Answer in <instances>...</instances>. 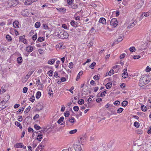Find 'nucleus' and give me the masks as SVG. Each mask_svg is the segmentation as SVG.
<instances>
[{
  "label": "nucleus",
  "mask_w": 151,
  "mask_h": 151,
  "mask_svg": "<svg viewBox=\"0 0 151 151\" xmlns=\"http://www.w3.org/2000/svg\"><path fill=\"white\" fill-rule=\"evenodd\" d=\"M132 22L127 27V28L130 29L133 27L135 25V24L137 23V22L136 19L132 20Z\"/></svg>",
  "instance_id": "8"
},
{
  "label": "nucleus",
  "mask_w": 151,
  "mask_h": 151,
  "mask_svg": "<svg viewBox=\"0 0 151 151\" xmlns=\"http://www.w3.org/2000/svg\"><path fill=\"white\" fill-rule=\"evenodd\" d=\"M42 134H40L39 133L36 139L40 141L41 140V139H42Z\"/></svg>",
  "instance_id": "16"
},
{
  "label": "nucleus",
  "mask_w": 151,
  "mask_h": 151,
  "mask_svg": "<svg viewBox=\"0 0 151 151\" xmlns=\"http://www.w3.org/2000/svg\"><path fill=\"white\" fill-rule=\"evenodd\" d=\"M28 131L29 132H33V129L31 127H29L28 128Z\"/></svg>",
  "instance_id": "53"
},
{
  "label": "nucleus",
  "mask_w": 151,
  "mask_h": 151,
  "mask_svg": "<svg viewBox=\"0 0 151 151\" xmlns=\"http://www.w3.org/2000/svg\"><path fill=\"white\" fill-rule=\"evenodd\" d=\"M44 147V146L42 144H40L39 145V146H38V148H37V149L38 150V149H42V148H43Z\"/></svg>",
  "instance_id": "52"
},
{
  "label": "nucleus",
  "mask_w": 151,
  "mask_h": 151,
  "mask_svg": "<svg viewBox=\"0 0 151 151\" xmlns=\"http://www.w3.org/2000/svg\"><path fill=\"white\" fill-rule=\"evenodd\" d=\"M6 101H2L0 102V111L4 109L6 107Z\"/></svg>",
  "instance_id": "5"
},
{
  "label": "nucleus",
  "mask_w": 151,
  "mask_h": 151,
  "mask_svg": "<svg viewBox=\"0 0 151 151\" xmlns=\"http://www.w3.org/2000/svg\"><path fill=\"white\" fill-rule=\"evenodd\" d=\"M37 38V34L36 33L32 37V39L33 40H36Z\"/></svg>",
  "instance_id": "46"
},
{
  "label": "nucleus",
  "mask_w": 151,
  "mask_h": 151,
  "mask_svg": "<svg viewBox=\"0 0 151 151\" xmlns=\"http://www.w3.org/2000/svg\"><path fill=\"white\" fill-rule=\"evenodd\" d=\"M75 21L74 20H72L70 22V24L71 25L75 27H77V25Z\"/></svg>",
  "instance_id": "18"
},
{
  "label": "nucleus",
  "mask_w": 151,
  "mask_h": 151,
  "mask_svg": "<svg viewBox=\"0 0 151 151\" xmlns=\"http://www.w3.org/2000/svg\"><path fill=\"white\" fill-rule=\"evenodd\" d=\"M17 62L18 63H21L22 62V57H19L17 59Z\"/></svg>",
  "instance_id": "20"
},
{
  "label": "nucleus",
  "mask_w": 151,
  "mask_h": 151,
  "mask_svg": "<svg viewBox=\"0 0 151 151\" xmlns=\"http://www.w3.org/2000/svg\"><path fill=\"white\" fill-rule=\"evenodd\" d=\"M73 1L74 0H67V3L69 5H70L73 4L72 3L73 2Z\"/></svg>",
  "instance_id": "48"
},
{
  "label": "nucleus",
  "mask_w": 151,
  "mask_h": 151,
  "mask_svg": "<svg viewBox=\"0 0 151 151\" xmlns=\"http://www.w3.org/2000/svg\"><path fill=\"white\" fill-rule=\"evenodd\" d=\"M114 70H111L109 71V72L108 73V75H109V76H111V75L114 74Z\"/></svg>",
  "instance_id": "51"
},
{
  "label": "nucleus",
  "mask_w": 151,
  "mask_h": 151,
  "mask_svg": "<svg viewBox=\"0 0 151 151\" xmlns=\"http://www.w3.org/2000/svg\"><path fill=\"white\" fill-rule=\"evenodd\" d=\"M96 63L95 62H93L89 66V68L91 69H93L94 66L96 65Z\"/></svg>",
  "instance_id": "30"
},
{
  "label": "nucleus",
  "mask_w": 151,
  "mask_h": 151,
  "mask_svg": "<svg viewBox=\"0 0 151 151\" xmlns=\"http://www.w3.org/2000/svg\"><path fill=\"white\" fill-rule=\"evenodd\" d=\"M36 84L37 86H39L40 85V81L39 80H38L36 81Z\"/></svg>",
  "instance_id": "62"
},
{
  "label": "nucleus",
  "mask_w": 151,
  "mask_h": 151,
  "mask_svg": "<svg viewBox=\"0 0 151 151\" xmlns=\"http://www.w3.org/2000/svg\"><path fill=\"white\" fill-rule=\"evenodd\" d=\"M123 36H120L119 37V38L116 40H115V42H121L123 39Z\"/></svg>",
  "instance_id": "17"
},
{
  "label": "nucleus",
  "mask_w": 151,
  "mask_h": 151,
  "mask_svg": "<svg viewBox=\"0 0 151 151\" xmlns=\"http://www.w3.org/2000/svg\"><path fill=\"white\" fill-rule=\"evenodd\" d=\"M140 55H135L133 57V58L134 59H138L140 58Z\"/></svg>",
  "instance_id": "54"
},
{
  "label": "nucleus",
  "mask_w": 151,
  "mask_h": 151,
  "mask_svg": "<svg viewBox=\"0 0 151 151\" xmlns=\"http://www.w3.org/2000/svg\"><path fill=\"white\" fill-rule=\"evenodd\" d=\"M78 102L79 104L80 105H82L84 103V101L83 100L81 99L78 101Z\"/></svg>",
  "instance_id": "36"
},
{
  "label": "nucleus",
  "mask_w": 151,
  "mask_h": 151,
  "mask_svg": "<svg viewBox=\"0 0 151 151\" xmlns=\"http://www.w3.org/2000/svg\"><path fill=\"white\" fill-rule=\"evenodd\" d=\"M4 87H2L0 90V94H2L6 91L5 89L4 88Z\"/></svg>",
  "instance_id": "26"
},
{
  "label": "nucleus",
  "mask_w": 151,
  "mask_h": 151,
  "mask_svg": "<svg viewBox=\"0 0 151 151\" xmlns=\"http://www.w3.org/2000/svg\"><path fill=\"white\" fill-rule=\"evenodd\" d=\"M69 121L71 123L76 122L75 120L73 117H71L69 119Z\"/></svg>",
  "instance_id": "33"
},
{
  "label": "nucleus",
  "mask_w": 151,
  "mask_h": 151,
  "mask_svg": "<svg viewBox=\"0 0 151 151\" xmlns=\"http://www.w3.org/2000/svg\"><path fill=\"white\" fill-rule=\"evenodd\" d=\"M28 90V88L27 87H24L23 90V92L24 93H27Z\"/></svg>",
  "instance_id": "49"
},
{
  "label": "nucleus",
  "mask_w": 151,
  "mask_h": 151,
  "mask_svg": "<svg viewBox=\"0 0 151 151\" xmlns=\"http://www.w3.org/2000/svg\"><path fill=\"white\" fill-rule=\"evenodd\" d=\"M41 96V93L40 91L37 92L36 95V98L37 99H39Z\"/></svg>",
  "instance_id": "28"
},
{
  "label": "nucleus",
  "mask_w": 151,
  "mask_h": 151,
  "mask_svg": "<svg viewBox=\"0 0 151 151\" xmlns=\"http://www.w3.org/2000/svg\"><path fill=\"white\" fill-rule=\"evenodd\" d=\"M6 38L9 42L11 41L12 40V38L11 36L9 35H6Z\"/></svg>",
  "instance_id": "29"
},
{
  "label": "nucleus",
  "mask_w": 151,
  "mask_h": 151,
  "mask_svg": "<svg viewBox=\"0 0 151 151\" xmlns=\"http://www.w3.org/2000/svg\"><path fill=\"white\" fill-rule=\"evenodd\" d=\"M31 74V73H28L26 76L22 79V82L23 83H25L27 82L30 77Z\"/></svg>",
  "instance_id": "7"
},
{
  "label": "nucleus",
  "mask_w": 151,
  "mask_h": 151,
  "mask_svg": "<svg viewBox=\"0 0 151 151\" xmlns=\"http://www.w3.org/2000/svg\"><path fill=\"white\" fill-rule=\"evenodd\" d=\"M73 109L75 111H78L79 110V107L77 106H75L73 107Z\"/></svg>",
  "instance_id": "50"
},
{
  "label": "nucleus",
  "mask_w": 151,
  "mask_h": 151,
  "mask_svg": "<svg viewBox=\"0 0 151 151\" xmlns=\"http://www.w3.org/2000/svg\"><path fill=\"white\" fill-rule=\"evenodd\" d=\"M99 22L100 23H101L103 24H106V20L104 18H100Z\"/></svg>",
  "instance_id": "12"
},
{
  "label": "nucleus",
  "mask_w": 151,
  "mask_h": 151,
  "mask_svg": "<svg viewBox=\"0 0 151 151\" xmlns=\"http://www.w3.org/2000/svg\"><path fill=\"white\" fill-rule=\"evenodd\" d=\"M19 22L17 21H16L13 22V25L14 27L15 28H19Z\"/></svg>",
  "instance_id": "13"
},
{
  "label": "nucleus",
  "mask_w": 151,
  "mask_h": 151,
  "mask_svg": "<svg viewBox=\"0 0 151 151\" xmlns=\"http://www.w3.org/2000/svg\"><path fill=\"white\" fill-rule=\"evenodd\" d=\"M118 24V22L117 20V19L115 18L112 19L110 23V25L114 27H116L117 25Z\"/></svg>",
  "instance_id": "4"
},
{
  "label": "nucleus",
  "mask_w": 151,
  "mask_h": 151,
  "mask_svg": "<svg viewBox=\"0 0 151 151\" xmlns=\"http://www.w3.org/2000/svg\"><path fill=\"white\" fill-rule=\"evenodd\" d=\"M77 132V130L76 129H75L73 130L70 131L69 132V133L70 134H73L76 133Z\"/></svg>",
  "instance_id": "38"
},
{
  "label": "nucleus",
  "mask_w": 151,
  "mask_h": 151,
  "mask_svg": "<svg viewBox=\"0 0 151 151\" xmlns=\"http://www.w3.org/2000/svg\"><path fill=\"white\" fill-rule=\"evenodd\" d=\"M14 147L17 148L20 147L24 149H25L26 147L23 145L22 143H16L14 146Z\"/></svg>",
  "instance_id": "6"
},
{
  "label": "nucleus",
  "mask_w": 151,
  "mask_h": 151,
  "mask_svg": "<svg viewBox=\"0 0 151 151\" xmlns=\"http://www.w3.org/2000/svg\"><path fill=\"white\" fill-rule=\"evenodd\" d=\"M123 73L122 74V77L124 78L127 77L128 76L127 69H125L123 70Z\"/></svg>",
  "instance_id": "9"
},
{
  "label": "nucleus",
  "mask_w": 151,
  "mask_h": 151,
  "mask_svg": "<svg viewBox=\"0 0 151 151\" xmlns=\"http://www.w3.org/2000/svg\"><path fill=\"white\" fill-rule=\"evenodd\" d=\"M151 70V67L150 68L149 66H147L145 69V71L147 72H149Z\"/></svg>",
  "instance_id": "44"
},
{
  "label": "nucleus",
  "mask_w": 151,
  "mask_h": 151,
  "mask_svg": "<svg viewBox=\"0 0 151 151\" xmlns=\"http://www.w3.org/2000/svg\"><path fill=\"white\" fill-rule=\"evenodd\" d=\"M34 128L35 129L38 130L40 129L41 128L37 124H35L34 125Z\"/></svg>",
  "instance_id": "42"
},
{
  "label": "nucleus",
  "mask_w": 151,
  "mask_h": 151,
  "mask_svg": "<svg viewBox=\"0 0 151 151\" xmlns=\"http://www.w3.org/2000/svg\"><path fill=\"white\" fill-rule=\"evenodd\" d=\"M144 16L145 17H148L149 15V13L147 12L146 13L144 12L143 13Z\"/></svg>",
  "instance_id": "63"
},
{
  "label": "nucleus",
  "mask_w": 151,
  "mask_h": 151,
  "mask_svg": "<svg viewBox=\"0 0 151 151\" xmlns=\"http://www.w3.org/2000/svg\"><path fill=\"white\" fill-rule=\"evenodd\" d=\"M53 71L52 70H50L48 73L47 74L49 76H51L53 74Z\"/></svg>",
  "instance_id": "45"
},
{
  "label": "nucleus",
  "mask_w": 151,
  "mask_h": 151,
  "mask_svg": "<svg viewBox=\"0 0 151 151\" xmlns=\"http://www.w3.org/2000/svg\"><path fill=\"white\" fill-rule=\"evenodd\" d=\"M93 78L95 80H99V77L97 75H95L93 77Z\"/></svg>",
  "instance_id": "55"
},
{
  "label": "nucleus",
  "mask_w": 151,
  "mask_h": 151,
  "mask_svg": "<svg viewBox=\"0 0 151 151\" xmlns=\"http://www.w3.org/2000/svg\"><path fill=\"white\" fill-rule=\"evenodd\" d=\"M44 38L42 37H39L38 38V39L37 40V41H39V42H42L44 40Z\"/></svg>",
  "instance_id": "40"
},
{
  "label": "nucleus",
  "mask_w": 151,
  "mask_h": 151,
  "mask_svg": "<svg viewBox=\"0 0 151 151\" xmlns=\"http://www.w3.org/2000/svg\"><path fill=\"white\" fill-rule=\"evenodd\" d=\"M83 71L81 70L80 71L79 73L78 74L77 76L76 80L77 81L78 79L80 78L81 76L83 74Z\"/></svg>",
  "instance_id": "24"
},
{
  "label": "nucleus",
  "mask_w": 151,
  "mask_h": 151,
  "mask_svg": "<svg viewBox=\"0 0 151 151\" xmlns=\"http://www.w3.org/2000/svg\"><path fill=\"white\" fill-rule=\"evenodd\" d=\"M40 26V23L39 22H37L35 24V27L37 28H39Z\"/></svg>",
  "instance_id": "27"
},
{
  "label": "nucleus",
  "mask_w": 151,
  "mask_h": 151,
  "mask_svg": "<svg viewBox=\"0 0 151 151\" xmlns=\"http://www.w3.org/2000/svg\"><path fill=\"white\" fill-rule=\"evenodd\" d=\"M15 124L16 125L19 127L20 129L22 128V126L21 125V124L20 122H15Z\"/></svg>",
  "instance_id": "23"
},
{
  "label": "nucleus",
  "mask_w": 151,
  "mask_h": 151,
  "mask_svg": "<svg viewBox=\"0 0 151 151\" xmlns=\"http://www.w3.org/2000/svg\"><path fill=\"white\" fill-rule=\"evenodd\" d=\"M35 96H32L30 98V101L32 102H33L35 100Z\"/></svg>",
  "instance_id": "57"
},
{
  "label": "nucleus",
  "mask_w": 151,
  "mask_h": 151,
  "mask_svg": "<svg viewBox=\"0 0 151 151\" xmlns=\"http://www.w3.org/2000/svg\"><path fill=\"white\" fill-rule=\"evenodd\" d=\"M111 112L112 114H114V115L116 114V111L114 110H111Z\"/></svg>",
  "instance_id": "61"
},
{
  "label": "nucleus",
  "mask_w": 151,
  "mask_h": 151,
  "mask_svg": "<svg viewBox=\"0 0 151 151\" xmlns=\"http://www.w3.org/2000/svg\"><path fill=\"white\" fill-rule=\"evenodd\" d=\"M70 7H71L73 9H76L78 8V6L76 4L74 3H73L71 5H70Z\"/></svg>",
  "instance_id": "22"
},
{
  "label": "nucleus",
  "mask_w": 151,
  "mask_h": 151,
  "mask_svg": "<svg viewBox=\"0 0 151 151\" xmlns=\"http://www.w3.org/2000/svg\"><path fill=\"white\" fill-rule=\"evenodd\" d=\"M124 109L122 108H119L117 110V112L120 114L121 113L123 110Z\"/></svg>",
  "instance_id": "41"
},
{
  "label": "nucleus",
  "mask_w": 151,
  "mask_h": 151,
  "mask_svg": "<svg viewBox=\"0 0 151 151\" xmlns=\"http://www.w3.org/2000/svg\"><path fill=\"white\" fill-rule=\"evenodd\" d=\"M56 9L60 12H64L66 11V9L64 8H57Z\"/></svg>",
  "instance_id": "15"
},
{
  "label": "nucleus",
  "mask_w": 151,
  "mask_h": 151,
  "mask_svg": "<svg viewBox=\"0 0 151 151\" xmlns=\"http://www.w3.org/2000/svg\"><path fill=\"white\" fill-rule=\"evenodd\" d=\"M143 4V3L142 2L141 3V4H140V3L138 4L136 6V8L138 9L140 8L142 6Z\"/></svg>",
  "instance_id": "35"
},
{
  "label": "nucleus",
  "mask_w": 151,
  "mask_h": 151,
  "mask_svg": "<svg viewBox=\"0 0 151 151\" xmlns=\"http://www.w3.org/2000/svg\"><path fill=\"white\" fill-rule=\"evenodd\" d=\"M128 104V102L127 101H124L122 103V106H125Z\"/></svg>",
  "instance_id": "39"
},
{
  "label": "nucleus",
  "mask_w": 151,
  "mask_h": 151,
  "mask_svg": "<svg viewBox=\"0 0 151 151\" xmlns=\"http://www.w3.org/2000/svg\"><path fill=\"white\" fill-rule=\"evenodd\" d=\"M64 119V117L63 116L61 117L58 120L57 122L58 124L60 123L63 122Z\"/></svg>",
  "instance_id": "37"
},
{
  "label": "nucleus",
  "mask_w": 151,
  "mask_h": 151,
  "mask_svg": "<svg viewBox=\"0 0 151 151\" xmlns=\"http://www.w3.org/2000/svg\"><path fill=\"white\" fill-rule=\"evenodd\" d=\"M32 3V0H26L24 2L25 5H29Z\"/></svg>",
  "instance_id": "19"
},
{
  "label": "nucleus",
  "mask_w": 151,
  "mask_h": 151,
  "mask_svg": "<svg viewBox=\"0 0 151 151\" xmlns=\"http://www.w3.org/2000/svg\"><path fill=\"white\" fill-rule=\"evenodd\" d=\"M74 87L73 86H72L71 87V88L69 89H67V90L69 91L70 92H71L72 94L73 93V90L74 89Z\"/></svg>",
  "instance_id": "47"
},
{
  "label": "nucleus",
  "mask_w": 151,
  "mask_h": 151,
  "mask_svg": "<svg viewBox=\"0 0 151 151\" xmlns=\"http://www.w3.org/2000/svg\"><path fill=\"white\" fill-rule=\"evenodd\" d=\"M18 3V0H15V1H11L9 3H10V5L12 6H16Z\"/></svg>",
  "instance_id": "10"
},
{
  "label": "nucleus",
  "mask_w": 151,
  "mask_h": 151,
  "mask_svg": "<svg viewBox=\"0 0 151 151\" xmlns=\"http://www.w3.org/2000/svg\"><path fill=\"white\" fill-rule=\"evenodd\" d=\"M111 86L112 84L110 83H108L106 85V88L107 89H109L111 88Z\"/></svg>",
  "instance_id": "21"
},
{
  "label": "nucleus",
  "mask_w": 151,
  "mask_h": 151,
  "mask_svg": "<svg viewBox=\"0 0 151 151\" xmlns=\"http://www.w3.org/2000/svg\"><path fill=\"white\" fill-rule=\"evenodd\" d=\"M48 93L50 96H51L53 94V92L52 90L49 89V90Z\"/></svg>",
  "instance_id": "59"
},
{
  "label": "nucleus",
  "mask_w": 151,
  "mask_h": 151,
  "mask_svg": "<svg viewBox=\"0 0 151 151\" xmlns=\"http://www.w3.org/2000/svg\"><path fill=\"white\" fill-rule=\"evenodd\" d=\"M141 109L143 111H147L146 107L144 105H142L141 106Z\"/></svg>",
  "instance_id": "31"
},
{
  "label": "nucleus",
  "mask_w": 151,
  "mask_h": 151,
  "mask_svg": "<svg viewBox=\"0 0 151 151\" xmlns=\"http://www.w3.org/2000/svg\"><path fill=\"white\" fill-rule=\"evenodd\" d=\"M37 109L39 111L43 109V106L40 104H39L37 106Z\"/></svg>",
  "instance_id": "32"
},
{
  "label": "nucleus",
  "mask_w": 151,
  "mask_h": 151,
  "mask_svg": "<svg viewBox=\"0 0 151 151\" xmlns=\"http://www.w3.org/2000/svg\"><path fill=\"white\" fill-rule=\"evenodd\" d=\"M135 50V48L134 47H132L129 48V50L130 52H133Z\"/></svg>",
  "instance_id": "43"
},
{
  "label": "nucleus",
  "mask_w": 151,
  "mask_h": 151,
  "mask_svg": "<svg viewBox=\"0 0 151 151\" xmlns=\"http://www.w3.org/2000/svg\"><path fill=\"white\" fill-rule=\"evenodd\" d=\"M149 82V81L147 79V76L143 75L140 79L139 84L140 86H142L147 84Z\"/></svg>",
  "instance_id": "1"
},
{
  "label": "nucleus",
  "mask_w": 151,
  "mask_h": 151,
  "mask_svg": "<svg viewBox=\"0 0 151 151\" xmlns=\"http://www.w3.org/2000/svg\"><path fill=\"white\" fill-rule=\"evenodd\" d=\"M26 50L27 52H30L33 51V47L31 46H28L26 47Z\"/></svg>",
  "instance_id": "14"
},
{
  "label": "nucleus",
  "mask_w": 151,
  "mask_h": 151,
  "mask_svg": "<svg viewBox=\"0 0 151 151\" xmlns=\"http://www.w3.org/2000/svg\"><path fill=\"white\" fill-rule=\"evenodd\" d=\"M73 147L76 151H81V147L79 140L76 142L73 145Z\"/></svg>",
  "instance_id": "3"
},
{
  "label": "nucleus",
  "mask_w": 151,
  "mask_h": 151,
  "mask_svg": "<svg viewBox=\"0 0 151 151\" xmlns=\"http://www.w3.org/2000/svg\"><path fill=\"white\" fill-rule=\"evenodd\" d=\"M58 36L62 39L68 38V33L64 30L60 31V32L57 34Z\"/></svg>",
  "instance_id": "2"
},
{
  "label": "nucleus",
  "mask_w": 151,
  "mask_h": 151,
  "mask_svg": "<svg viewBox=\"0 0 151 151\" xmlns=\"http://www.w3.org/2000/svg\"><path fill=\"white\" fill-rule=\"evenodd\" d=\"M73 63L71 62L69 63V68L71 69L73 68Z\"/></svg>",
  "instance_id": "58"
},
{
  "label": "nucleus",
  "mask_w": 151,
  "mask_h": 151,
  "mask_svg": "<svg viewBox=\"0 0 151 151\" xmlns=\"http://www.w3.org/2000/svg\"><path fill=\"white\" fill-rule=\"evenodd\" d=\"M134 125V126L137 128L139 127L140 126L139 123L137 122H135Z\"/></svg>",
  "instance_id": "34"
},
{
  "label": "nucleus",
  "mask_w": 151,
  "mask_h": 151,
  "mask_svg": "<svg viewBox=\"0 0 151 151\" xmlns=\"http://www.w3.org/2000/svg\"><path fill=\"white\" fill-rule=\"evenodd\" d=\"M70 114L69 111H66L64 113V115L65 117L69 116Z\"/></svg>",
  "instance_id": "56"
},
{
  "label": "nucleus",
  "mask_w": 151,
  "mask_h": 151,
  "mask_svg": "<svg viewBox=\"0 0 151 151\" xmlns=\"http://www.w3.org/2000/svg\"><path fill=\"white\" fill-rule=\"evenodd\" d=\"M55 61L54 59H52L48 61V63L50 65L53 64L55 62Z\"/></svg>",
  "instance_id": "25"
},
{
  "label": "nucleus",
  "mask_w": 151,
  "mask_h": 151,
  "mask_svg": "<svg viewBox=\"0 0 151 151\" xmlns=\"http://www.w3.org/2000/svg\"><path fill=\"white\" fill-rule=\"evenodd\" d=\"M120 102L118 101H116L114 103V104L115 105H117L120 104Z\"/></svg>",
  "instance_id": "60"
},
{
  "label": "nucleus",
  "mask_w": 151,
  "mask_h": 151,
  "mask_svg": "<svg viewBox=\"0 0 151 151\" xmlns=\"http://www.w3.org/2000/svg\"><path fill=\"white\" fill-rule=\"evenodd\" d=\"M56 48L63 49L65 48V47L63 45L62 43H59L56 46Z\"/></svg>",
  "instance_id": "11"
},
{
  "label": "nucleus",
  "mask_w": 151,
  "mask_h": 151,
  "mask_svg": "<svg viewBox=\"0 0 151 151\" xmlns=\"http://www.w3.org/2000/svg\"><path fill=\"white\" fill-rule=\"evenodd\" d=\"M102 99L101 98H98L96 99V101L98 103H99L102 101Z\"/></svg>",
  "instance_id": "64"
}]
</instances>
